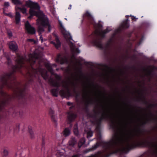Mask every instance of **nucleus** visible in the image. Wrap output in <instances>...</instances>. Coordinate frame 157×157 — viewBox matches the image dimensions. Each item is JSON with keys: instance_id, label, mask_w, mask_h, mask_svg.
<instances>
[{"instance_id": "1", "label": "nucleus", "mask_w": 157, "mask_h": 157, "mask_svg": "<svg viewBox=\"0 0 157 157\" xmlns=\"http://www.w3.org/2000/svg\"><path fill=\"white\" fill-rule=\"evenodd\" d=\"M128 124V121L126 119L120 120L119 124L121 128L119 132L115 133L109 142L104 143L106 150H110L117 146H120L121 148L119 150L125 153L138 145L148 147L154 146V144L147 140L138 142L136 137L138 136L137 133L133 131L126 130Z\"/></svg>"}, {"instance_id": "2", "label": "nucleus", "mask_w": 157, "mask_h": 157, "mask_svg": "<svg viewBox=\"0 0 157 157\" xmlns=\"http://www.w3.org/2000/svg\"><path fill=\"white\" fill-rule=\"evenodd\" d=\"M45 65L48 71L52 74H54L56 79V80H50L51 84L53 86L58 87L62 86L64 88L61 90L59 92V94L61 97L65 98L70 96L71 95L69 91L70 82L66 80H63L60 82V81L61 79V77L56 74H54L52 67H56V65L54 64L51 65L49 63H47Z\"/></svg>"}, {"instance_id": "3", "label": "nucleus", "mask_w": 157, "mask_h": 157, "mask_svg": "<svg viewBox=\"0 0 157 157\" xmlns=\"http://www.w3.org/2000/svg\"><path fill=\"white\" fill-rule=\"evenodd\" d=\"M29 13L30 16L28 17V18H32L33 16H36L38 18L36 20L38 32H44V28L46 26L48 27V32H50L52 28L48 18L43 12L40 10H33L32 9H31V10H29Z\"/></svg>"}, {"instance_id": "4", "label": "nucleus", "mask_w": 157, "mask_h": 157, "mask_svg": "<svg viewBox=\"0 0 157 157\" xmlns=\"http://www.w3.org/2000/svg\"><path fill=\"white\" fill-rule=\"evenodd\" d=\"M29 58L27 59V61L29 63L31 66L30 70H29L27 74V76L29 78H31L33 76L36 77L37 75L38 77L41 75L44 79L46 80L48 78L47 71L45 70L39 68L37 69H34L32 65L34 63L36 60L39 58L38 55L37 53L34 52L32 54H30L29 55Z\"/></svg>"}, {"instance_id": "5", "label": "nucleus", "mask_w": 157, "mask_h": 157, "mask_svg": "<svg viewBox=\"0 0 157 157\" xmlns=\"http://www.w3.org/2000/svg\"><path fill=\"white\" fill-rule=\"evenodd\" d=\"M13 73V72H11L4 74L1 78V81L3 85L8 87L10 88H14L15 94L17 96H21L24 90L22 89L20 85L17 86L15 81H12V79H14L12 75Z\"/></svg>"}, {"instance_id": "6", "label": "nucleus", "mask_w": 157, "mask_h": 157, "mask_svg": "<svg viewBox=\"0 0 157 157\" xmlns=\"http://www.w3.org/2000/svg\"><path fill=\"white\" fill-rule=\"evenodd\" d=\"M101 114L100 119L101 120L103 119H107L109 117V113L110 112V110L107 107L104 105H101Z\"/></svg>"}, {"instance_id": "7", "label": "nucleus", "mask_w": 157, "mask_h": 157, "mask_svg": "<svg viewBox=\"0 0 157 157\" xmlns=\"http://www.w3.org/2000/svg\"><path fill=\"white\" fill-rule=\"evenodd\" d=\"M26 6L30 8V10L32 9L33 10H40V7L37 3L32 2L31 0H29L26 2Z\"/></svg>"}, {"instance_id": "8", "label": "nucleus", "mask_w": 157, "mask_h": 157, "mask_svg": "<svg viewBox=\"0 0 157 157\" xmlns=\"http://www.w3.org/2000/svg\"><path fill=\"white\" fill-rule=\"evenodd\" d=\"M0 94L3 98L2 100L0 101V111L1 110L2 106L5 105L8 99L10 98V95L2 91H0Z\"/></svg>"}, {"instance_id": "9", "label": "nucleus", "mask_w": 157, "mask_h": 157, "mask_svg": "<svg viewBox=\"0 0 157 157\" xmlns=\"http://www.w3.org/2000/svg\"><path fill=\"white\" fill-rule=\"evenodd\" d=\"M25 61L26 59L25 56H22L21 55L18 56L16 60L17 65L15 67V69L17 70L22 67L23 64Z\"/></svg>"}, {"instance_id": "10", "label": "nucleus", "mask_w": 157, "mask_h": 157, "mask_svg": "<svg viewBox=\"0 0 157 157\" xmlns=\"http://www.w3.org/2000/svg\"><path fill=\"white\" fill-rule=\"evenodd\" d=\"M25 29L28 33L32 34L35 33V29L30 25L28 21L25 23Z\"/></svg>"}, {"instance_id": "11", "label": "nucleus", "mask_w": 157, "mask_h": 157, "mask_svg": "<svg viewBox=\"0 0 157 157\" xmlns=\"http://www.w3.org/2000/svg\"><path fill=\"white\" fill-rule=\"evenodd\" d=\"M56 61L57 62L60 63L61 64H63L67 62V59L66 56H62L60 54L58 55Z\"/></svg>"}, {"instance_id": "12", "label": "nucleus", "mask_w": 157, "mask_h": 157, "mask_svg": "<svg viewBox=\"0 0 157 157\" xmlns=\"http://www.w3.org/2000/svg\"><path fill=\"white\" fill-rule=\"evenodd\" d=\"M110 30H109L108 28H107L105 30L103 31H101L98 30H96L94 32V34L96 36H98L101 37H103V34H105L110 31Z\"/></svg>"}, {"instance_id": "13", "label": "nucleus", "mask_w": 157, "mask_h": 157, "mask_svg": "<svg viewBox=\"0 0 157 157\" xmlns=\"http://www.w3.org/2000/svg\"><path fill=\"white\" fill-rule=\"evenodd\" d=\"M9 47L13 51H15L18 49L17 45L16 43L14 41H12L9 43Z\"/></svg>"}, {"instance_id": "14", "label": "nucleus", "mask_w": 157, "mask_h": 157, "mask_svg": "<svg viewBox=\"0 0 157 157\" xmlns=\"http://www.w3.org/2000/svg\"><path fill=\"white\" fill-rule=\"evenodd\" d=\"M55 42L52 41L51 43L54 45L56 48H58L60 46V43L58 36L56 35H55Z\"/></svg>"}, {"instance_id": "15", "label": "nucleus", "mask_w": 157, "mask_h": 157, "mask_svg": "<svg viewBox=\"0 0 157 157\" xmlns=\"http://www.w3.org/2000/svg\"><path fill=\"white\" fill-rule=\"evenodd\" d=\"M83 17H87L89 19L94 20V18L91 13L88 11H86L83 15Z\"/></svg>"}, {"instance_id": "16", "label": "nucleus", "mask_w": 157, "mask_h": 157, "mask_svg": "<svg viewBox=\"0 0 157 157\" xmlns=\"http://www.w3.org/2000/svg\"><path fill=\"white\" fill-rule=\"evenodd\" d=\"M129 21L127 19L125 21H124L121 24V27L122 28H127L129 27Z\"/></svg>"}, {"instance_id": "17", "label": "nucleus", "mask_w": 157, "mask_h": 157, "mask_svg": "<svg viewBox=\"0 0 157 157\" xmlns=\"http://www.w3.org/2000/svg\"><path fill=\"white\" fill-rule=\"evenodd\" d=\"M20 14L19 12H17V11H16L15 15V20L16 24H19V23L20 22Z\"/></svg>"}, {"instance_id": "18", "label": "nucleus", "mask_w": 157, "mask_h": 157, "mask_svg": "<svg viewBox=\"0 0 157 157\" xmlns=\"http://www.w3.org/2000/svg\"><path fill=\"white\" fill-rule=\"evenodd\" d=\"M94 44L98 48H101L102 47V45L100 40L98 39L94 41Z\"/></svg>"}, {"instance_id": "19", "label": "nucleus", "mask_w": 157, "mask_h": 157, "mask_svg": "<svg viewBox=\"0 0 157 157\" xmlns=\"http://www.w3.org/2000/svg\"><path fill=\"white\" fill-rule=\"evenodd\" d=\"M58 91L59 89L58 88L53 89L51 90V92L53 96L57 97L58 96Z\"/></svg>"}, {"instance_id": "20", "label": "nucleus", "mask_w": 157, "mask_h": 157, "mask_svg": "<svg viewBox=\"0 0 157 157\" xmlns=\"http://www.w3.org/2000/svg\"><path fill=\"white\" fill-rule=\"evenodd\" d=\"M76 114L73 113H70L68 116V119L70 121H73L76 117Z\"/></svg>"}, {"instance_id": "21", "label": "nucleus", "mask_w": 157, "mask_h": 157, "mask_svg": "<svg viewBox=\"0 0 157 157\" xmlns=\"http://www.w3.org/2000/svg\"><path fill=\"white\" fill-rule=\"evenodd\" d=\"M85 142V139L84 138H81L78 143V147L79 148H80Z\"/></svg>"}, {"instance_id": "22", "label": "nucleus", "mask_w": 157, "mask_h": 157, "mask_svg": "<svg viewBox=\"0 0 157 157\" xmlns=\"http://www.w3.org/2000/svg\"><path fill=\"white\" fill-rule=\"evenodd\" d=\"M63 33L64 36V37L67 39H72V37L69 33L66 32H63Z\"/></svg>"}, {"instance_id": "23", "label": "nucleus", "mask_w": 157, "mask_h": 157, "mask_svg": "<svg viewBox=\"0 0 157 157\" xmlns=\"http://www.w3.org/2000/svg\"><path fill=\"white\" fill-rule=\"evenodd\" d=\"M16 11H17L18 10H20L21 12L24 14L26 13V10L24 8H20L19 7H16L15 8Z\"/></svg>"}, {"instance_id": "24", "label": "nucleus", "mask_w": 157, "mask_h": 157, "mask_svg": "<svg viewBox=\"0 0 157 157\" xmlns=\"http://www.w3.org/2000/svg\"><path fill=\"white\" fill-rule=\"evenodd\" d=\"M54 113V111L52 109H50L49 110V113L50 114L52 119V121L55 122V123H56V121L54 119V117L53 116V114Z\"/></svg>"}, {"instance_id": "25", "label": "nucleus", "mask_w": 157, "mask_h": 157, "mask_svg": "<svg viewBox=\"0 0 157 157\" xmlns=\"http://www.w3.org/2000/svg\"><path fill=\"white\" fill-rule=\"evenodd\" d=\"M76 141L75 138L72 139L69 142V144L71 146H74L76 144Z\"/></svg>"}, {"instance_id": "26", "label": "nucleus", "mask_w": 157, "mask_h": 157, "mask_svg": "<svg viewBox=\"0 0 157 157\" xmlns=\"http://www.w3.org/2000/svg\"><path fill=\"white\" fill-rule=\"evenodd\" d=\"M70 133V130L68 128H66L64 131L63 134L65 136H68Z\"/></svg>"}, {"instance_id": "27", "label": "nucleus", "mask_w": 157, "mask_h": 157, "mask_svg": "<svg viewBox=\"0 0 157 157\" xmlns=\"http://www.w3.org/2000/svg\"><path fill=\"white\" fill-rule=\"evenodd\" d=\"M73 131L74 134L76 136H78V132L77 129V125H76L75 126Z\"/></svg>"}, {"instance_id": "28", "label": "nucleus", "mask_w": 157, "mask_h": 157, "mask_svg": "<svg viewBox=\"0 0 157 157\" xmlns=\"http://www.w3.org/2000/svg\"><path fill=\"white\" fill-rule=\"evenodd\" d=\"M82 96L84 99H86L89 98L88 93L87 92H85L84 93Z\"/></svg>"}, {"instance_id": "29", "label": "nucleus", "mask_w": 157, "mask_h": 157, "mask_svg": "<svg viewBox=\"0 0 157 157\" xmlns=\"http://www.w3.org/2000/svg\"><path fill=\"white\" fill-rule=\"evenodd\" d=\"M12 2L15 4H21V3L20 0H12Z\"/></svg>"}, {"instance_id": "30", "label": "nucleus", "mask_w": 157, "mask_h": 157, "mask_svg": "<svg viewBox=\"0 0 157 157\" xmlns=\"http://www.w3.org/2000/svg\"><path fill=\"white\" fill-rule=\"evenodd\" d=\"M5 55L6 56V59L7 61V64H10V63L11 62V60L10 59V58H9V57L8 56L6 55V53H5Z\"/></svg>"}, {"instance_id": "31", "label": "nucleus", "mask_w": 157, "mask_h": 157, "mask_svg": "<svg viewBox=\"0 0 157 157\" xmlns=\"http://www.w3.org/2000/svg\"><path fill=\"white\" fill-rule=\"evenodd\" d=\"M38 32L39 33V35L40 36V40H41V42H43V39L42 36V35H41V33L43 32Z\"/></svg>"}, {"instance_id": "32", "label": "nucleus", "mask_w": 157, "mask_h": 157, "mask_svg": "<svg viewBox=\"0 0 157 157\" xmlns=\"http://www.w3.org/2000/svg\"><path fill=\"white\" fill-rule=\"evenodd\" d=\"M29 133L30 134L31 138H33L34 137V136L33 131L31 130H29Z\"/></svg>"}, {"instance_id": "33", "label": "nucleus", "mask_w": 157, "mask_h": 157, "mask_svg": "<svg viewBox=\"0 0 157 157\" xmlns=\"http://www.w3.org/2000/svg\"><path fill=\"white\" fill-rule=\"evenodd\" d=\"M70 46L71 50L74 51L75 49V45L72 43H71L70 45Z\"/></svg>"}, {"instance_id": "34", "label": "nucleus", "mask_w": 157, "mask_h": 157, "mask_svg": "<svg viewBox=\"0 0 157 157\" xmlns=\"http://www.w3.org/2000/svg\"><path fill=\"white\" fill-rule=\"evenodd\" d=\"M93 136V133L91 132H89L87 133V137L88 138L90 137Z\"/></svg>"}, {"instance_id": "35", "label": "nucleus", "mask_w": 157, "mask_h": 157, "mask_svg": "<svg viewBox=\"0 0 157 157\" xmlns=\"http://www.w3.org/2000/svg\"><path fill=\"white\" fill-rule=\"evenodd\" d=\"M3 10V13L6 16H8L11 17H13V15L11 13H5L4 12V10Z\"/></svg>"}, {"instance_id": "36", "label": "nucleus", "mask_w": 157, "mask_h": 157, "mask_svg": "<svg viewBox=\"0 0 157 157\" xmlns=\"http://www.w3.org/2000/svg\"><path fill=\"white\" fill-rule=\"evenodd\" d=\"M4 154L6 156L8 155V152L7 150H4L3 151Z\"/></svg>"}, {"instance_id": "37", "label": "nucleus", "mask_w": 157, "mask_h": 157, "mask_svg": "<svg viewBox=\"0 0 157 157\" xmlns=\"http://www.w3.org/2000/svg\"><path fill=\"white\" fill-rule=\"evenodd\" d=\"M26 41L29 42H35V40L33 39H28Z\"/></svg>"}, {"instance_id": "38", "label": "nucleus", "mask_w": 157, "mask_h": 157, "mask_svg": "<svg viewBox=\"0 0 157 157\" xmlns=\"http://www.w3.org/2000/svg\"><path fill=\"white\" fill-rule=\"evenodd\" d=\"M10 4L8 2H6L4 3V6L7 7L9 6Z\"/></svg>"}, {"instance_id": "39", "label": "nucleus", "mask_w": 157, "mask_h": 157, "mask_svg": "<svg viewBox=\"0 0 157 157\" xmlns=\"http://www.w3.org/2000/svg\"><path fill=\"white\" fill-rule=\"evenodd\" d=\"M143 119H145L146 120V121L144 122L145 123H146V122L149 119L147 116H146L143 118Z\"/></svg>"}, {"instance_id": "40", "label": "nucleus", "mask_w": 157, "mask_h": 157, "mask_svg": "<svg viewBox=\"0 0 157 157\" xmlns=\"http://www.w3.org/2000/svg\"><path fill=\"white\" fill-rule=\"evenodd\" d=\"M8 35L10 36H12V33L11 32H8Z\"/></svg>"}, {"instance_id": "41", "label": "nucleus", "mask_w": 157, "mask_h": 157, "mask_svg": "<svg viewBox=\"0 0 157 157\" xmlns=\"http://www.w3.org/2000/svg\"><path fill=\"white\" fill-rule=\"evenodd\" d=\"M75 60L76 61V63L75 64V65L76 66L77 65H79L80 64V63L78 62L77 61V60L75 58Z\"/></svg>"}, {"instance_id": "42", "label": "nucleus", "mask_w": 157, "mask_h": 157, "mask_svg": "<svg viewBox=\"0 0 157 157\" xmlns=\"http://www.w3.org/2000/svg\"><path fill=\"white\" fill-rule=\"evenodd\" d=\"M90 151V150H87L84 151V153H86L89 152Z\"/></svg>"}, {"instance_id": "43", "label": "nucleus", "mask_w": 157, "mask_h": 157, "mask_svg": "<svg viewBox=\"0 0 157 157\" xmlns=\"http://www.w3.org/2000/svg\"><path fill=\"white\" fill-rule=\"evenodd\" d=\"M90 151V150H87L84 151V153H86L89 152Z\"/></svg>"}, {"instance_id": "44", "label": "nucleus", "mask_w": 157, "mask_h": 157, "mask_svg": "<svg viewBox=\"0 0 157 157\" xmlns=\"http://www.w3.org/2000/svg\"><path fill=\"white\" fill-rule=\"evenodd\" d=\"M111 123H112V124H114V122L112 118H111Z\"/></svg>"}, {"instance_id": "45", "label": "nucleus", "mask_w": 157, "mask_h": 157, "mask_svg": "<svg viewBox=\"0 0 157 157\" xmlns=\"http://www.w3.org/2000/svg\"><path fill=\"white\" fill-rule=\"evenodd\" d=\"M98 147V145L97 144H96L94 146V149H96V148H97Z\"/></svg>"}, {"instance_id": "46", "label": "nucleus", "mask_w": 157, "mask_h": 157, "mask_svg": "<svg viewBox=\"0 0 157 157\" xmlns=\"http://www.w3.org/2000/svg\"><path fill=\"white\" fill-rule=\"evenodd\" d=\"M72 157H78V155H74L73 156H72Z\"/></svg>"}, {"instance_id": "47", "label": "nucleus", "mask_w": 157, "mask_h": 157, "mask_svg": "<svg viewBox=\"0 0 157 157\" xmlns=\"http://www.w3.org/2000/svg\"><path fill=\"white\" fill-rule=\"evenodd\" d=\"M76 51H77V52L78 53L80 52V51L78 49H76Z\"/></svg>"}, {"instance_id": "48", "label": "nucleus", "mask_w": 157, "mask_h": 157, "mask_svg": "<svg viewBox=\"0 0 157 157\" xmlns=\"http://www.w3.org/2000/svg\"><path fill=\"white\" fill-rule=\"evenodd\" d=\"M71 103L70 102H68L67 103V105H71Z\"/></svg>"}, {"instance_id": "49", "label": "nucleus", "mask_w": 157, "mask_h": 157, "mask_svg": "<svg viewBox=\"0 0 157 157\" xmlns=\"http://www.w3.org/2000/svg\"><path fill=\"white\" fill-rule=\"evenodd\" d=\"M59 24H60V26L61 27H63L62 24L61 22L59 23Z\"/></svg>"}, {"instance_id": "50", "label": "nucleus", "mask_w": 157, "mask_h": 157, "mask_svg": "<svg viewBox=\"0 0 157 157\" xmlns=\"http://www.w3.org/2000/svg\"><path fill=\"white\" fill-rule=\"evenodd\" d=\"M71 5H70V7H69V8H68V9H71Z\"/></svg>"}, {"instance_id": "51", "label": "nucleus", "mask_w": 157, "mask_h": 157, "mask_svg": "<svg viewBox=\"0 0 157 157\" xmlns=\"http://www.w3.org/2000/svg\"><path fill=\"white\" fill-rule=\"evenodd\" d=\"M73 57H74V56H72V59H73Z\"/></svg>"}, {"instance_id": "52", "label": "nucleus", "mask_w": 157, "mask_h": 157, "mask_svg": "<svg viewBox=\"0 0 157 157\" xmlns=\"http://www.w3.org/2000/svg\"><path fill=\"white\" fill-rule=\"evenodd\" d=\"M59 69H56V70H58Z\"/></svg>"}]
</instances>
